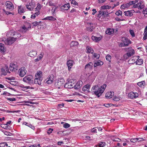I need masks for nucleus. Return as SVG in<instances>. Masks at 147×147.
<instances>
[{
  "instance_id": "nucleus-1",
  "label": "nucleus",
  "mask_w": 147,
  "mask_h": 147,
  "mask_svg": "<svg viewBox=\"0 0 147 147\" xmlns=\"http://www.w3.org/2000/svg\"><path fill=\"white\" fill-rule=\"evenodd\" d=\"M107 85L104 84L100 86L97 85L93 86L91 90L92 93L98 97H99L103 93Z\"/></svg>"
},
{
  "instance_id": "nucleus-2",
  "label": "nucleus",
  "mask_w": 147,
  "mask_h": 147,
  "mask_svg": "<svg viewBox=\"0 0 147 147\" xmlns=\"http://www.w3.org/2000/svg\"><path fill=\"white\" fill-rule=\"evenodd\" d=\"M6 35L9 37V38L5 39L4 42L5 44L10 45L13 43L16 40V37H12V36H15L16 34L13 33L12 31L8 32L6 33Z\"/></svg>"
},
{
  "instance_id": "nucleus-3",
  "label": "nucleus",
  "mask_w": 147,
  "mask_h": 147,
  "mask_svg": "<svg viewBox=\"0 0 147 147\" xmlns=\"http://www.w3.org/2000/svg\"><path fill=\"white\" fill-rule=\"evenodd\" d=\"M42 72L41 71H38L35 74V78L34 80V83L38 84L39 85L41 84V81L42 79Z\"/></svg>"
},
{
  "instance_id": "nucleus-4",
  "label": "nucleus",
  "mask_w": 147,
  "mask_h": 147,
  "mask_svg": "<svg viewBox=\"0 0 147 147\" xmlns=\"http://www.w3.org/2000/svg\"><path fill=\"white\" fill-rule=\"evenodd\" d=\"M34 77L31 75H29L25 76L23 79V81L28 84L32 85L34 84Z\"/></svg>"
},
{
  "instance_id": "nucleus-5",
  "label": "nucleus",
  "mask_w": 147,
  "mask_h": 147,
  "mask_svg": "<svg viewBox=\"0 0 147 147\" xmlns=\"http://www.w3.org/2000/svg\"><path fill=\"white\" fill-rule=\"evenodd\" d=\"M27 72L26 68L24 67H22L19 69L18 74L20 76L23 77L26 74Z\"/></svg>"
},
{
  "instance_id": "nucleus-6",
  "label": "nucleus",
  "mask_w": 147,
  "mask_h": 147,
  "mask_svg": "<svg viewBox=\"0 0 147 147\" xmlns=\"http://www.w3.org/2000/svg\"><path fill=\"white\" fill-rule=\"evenodd\" d=\"M65 82L63 78L59 79L57 82L55 83V85L58 88H60L61 86L63 85Z\"/></svg>"
},
{
  "instance_id": "nucleus-7",
  "label": "nucleus",
  "mask_w": 147,
  "mask_h": 147,
  "mask_svg": "<svg viewBox=\"0 0 147 147\" xmlns=\"http://www.w3.org/2000/svg\"><path fill=\"white\" fill-rule=\"evenodd\" d=\"M126 49V50L127 51V53L125 55H125H127L128 57H131L135 53L134 50L132 49L131 48H129Z\"/></svg>"
},
{
  "instance_id": "nucleus-8",
  "label": "nucleus",
  "mask_w": 147,
  "mask_h": 147,
  "mask_svg": "<svg viewBox=\"0 0 147 147\" xmlns=\"http://www.w3.org/2000/svg\"><path fill=\"white\" fill-rule=\"evenodd\" d=\"M18 67L16 63H11L9 67L10 70L11 71H16L18 69Z\"/></svg>"
},
{
  "instance_id": "nucleus-9",
  "label": "nucleus",
  "mask_w": 147,
  "mask_h": 147,
  "mask_svg": "<svg viewBox=\"0 0 147 147\" xmlns=\"http://www.w3.org/2000/svg\"><path fill=\"white\" fill-rule=\"evenodd\" d=\"M5 4L6 9H8L12 10L14 9L12 3L10 1H6Z\"/></svg>"
},
{
  "instance_id": "nucleus-10",
  "label": "nucleus",
  "mask_w": 147,
  "mask_h": 147,
  "mask_svg": "<svg viewBox=\"0 0 147 147\" xmlns=\"http://www.w3.org/2000/svg\"><path fill=\"white\" fill-rule=\"evenodd\" d=\"M65 88H71L74 87V84L71 81H69L66 83L64 85Z\"/></svg>"
},
{
  "instance_id": "nucleus-11",
  "label": "nucleus",
  "mask_w": 147,
  "mask_h": 147,
  "mask_svg": "<svg viewBox=\"0 0 147 147\" xmlns=\"http://www.w3.org/2000/svg\"><path fill=\"white\" fill-rule=\"evenodd\" d=\"M35 5L34 3L31 2L27 3L26 5L27 8L30 11H32L33 10L35 7Z\"/></svg>"
},
{
  "instance_id": "nucleus-12",
  "label": "nucleus",
  "mask_w": 147,
  "mask_h": 147,
  "mask_svg": "<svg viewBox=\"0 0 147 147\" xmlns=\"http://www.w3.org/2000/svg\"><path fill=\"white\" fill-rule=\"evenodd\" d=\"M53 80V75L49 76L45 80V82L48 84H51Z\"/></svg>"
},
{
  "instance_id": "nucleus-13",
  "label": "nucleus",
  "mask_w": 147,
  "mask_h": 147,
  "mask_svg": "<svg viewBox=\"0 0 147 147\" xmlns=\"http://www.w3.org/2000/svg\"><path fill=\"white\" fill-rule=\"evenodd\" d=\"M138 94L137 92H131L128 94V96L131 98H136L138 97Z\"/></svg>"
},
{
  "instance_id": "nucleus-14",
  "label": "nucleus",
  "mask_w": 147,
  "mask_h": 147,
  "mask_svg": "<svg viewBox=\"0 0 147 147\" xmlns=\"http://www.w3.org/2000/svg\"><path fill=\"white\" fill-rule=\"evenodd\" d=\"M121 41L125 44V46H128L131 42V41H130V40L128 38L125 37L122 38Z\"/></svg>"
},
{
  "instance_id": "nucleus-15",
  "label": "nucleus",
  "mask_w": 147,
  "mask_h": 147,
  "mask_svg": "<svg viewBox=\"0 0 147 147\" xmlns=\"http://www.w3.org/2000/svg\"><path fill=\"white\" fill-rule=\"evenodd\" d=\"M1 71L2 73V74L4 75H6L7 73H10L9 71L8 67L6 66L1 69Z\"/></svg>"
},
{
  "instance_id": "nucleus-16",
  "label": "nucleus",
  "mask_w": 147,
  "mask_h": 147,
  "mask_svg": "<svg viewBox=\"0 0 147 147\" xmlns=\"http://www.w3.org/2000/svg\"><path fill=\"white\" fill-rule=\"evenodd\" d=\"M91 85L89 84H88L84 86L82 88V90L83 91H87L88 92H90L89 90L90 88Z\"/></svg>"
},
{
  "instance_id": "nucleus-17",
  "label": "nucleus",
  "mask_w": 147,
  "mask_h": 147,
  "mask_svg": "<svg viewBox=\"0 0 147 147\" xmlns=\"http://www.w3.org/2000/svg\"><path fill=\"white\" fill-rule=\"evenodd\" d=\"M136 6L138 9H142L144 7V5L143 1H140L139 3L136 4Z\"/></svg>"
},
{
  "instance_id": "nucleus-18",
  "label": "nucleus",
  "mask_w": 147,
  "mask_h": 147,
  "mask_svg": "<svg viewBox=\"0 0 147 147\" xmlns=\"http://www.w3.org/2000/svg\"><path fill=\"white\" fill-rule=\"evenodd\" d=\"M83 84V82L82 81H78L76 84H74V88L75 89H78Z\"/></svg>"
},
{
  "instance_id": "nucleus-19",
  "label": "nucleus",
  "mask_w": 147,
  "mask_h": 147,
  "mask_svg": "<svg viewBox=\"0 0 147 147\" xmlns=\"http://www.w3.org/2000/svg\"><path fill=\"white\" fill-rule=\"evenodd\" d=\"M70 7V4L68 3L65 4L61 7V9L62 10H67Z\"/></svg>"
},
{
  "instance_id": "nucleus-20",
  "label": "nucleus",
  "mask_w": 147,
  "mask_h": 147,
  "mask_svg": "<svg viewBox=\"0 0 147 147\" xmlns=\"http://www.w3.org/2000/svg\"><path fill=\"white\" fill-rule=\"evenodd\" d=\"M67 64L68 67V70L69 71L73 65L74 61L71 60H69L67 61Z\"/></svg>"
},
{
  "instance_id": "nucleus-21",
  "label": "nucleus",
  "mask_w": 147,
  "mask_h": 147,
  "mask_svg": "<svg viewBox=\"0 0 147 147\" xmlns=\"http://www.w3.org/2000/svg\"><path fill=\"white\" fill-rule=\"evenodd\" d=\"M6 51V48L4 46V45L0 43V51L3 53H4Z\"/></svg>"
},
{
  "instance_id": "nucleus-22",
  "label": "nucleus",
  "mask_w": 147,
  "mask_h": 147,
  "mask_svg": "<svg viewBox=\"0 0 147 147\" xmlns=\"http://www.w3.org/2000/svg\"><path fill=\"white\" fill-rule=\"evenodd\" d=\"M102 36H100L98 37L95 36H92V39L94 41L96 42H98L102 39Z\"/></svg>"
},
{
  "instance_id": "nucleus-23",
  "label": "nucleus",
  "mask_w": 147,
  "mask_h": 147,
  "mask_svg": "<svg viewBox=\"0 0 147 147\" xmlns=\"http://www.w3.org/2000/svg\"><path fill=\"white\" fill-rule=\"evenodd\" d=\"M93 64L92 62H90L86 64L85 67V69L86 70L90 69L93 67Z\"/></svg>"
},
{
  "instance_id": "nucleus-24",
  "label": "nucleus",
  "mask_w": 147,
  "mask_h": 147,
  "mask_svg": "<svg viewBox=\"0 0 147 147\" xmlns=\"http://www.w3.org/2000/svg\"><path fill=\"white\" fill-rule=\"evenodd\" d=\"M114 29L113 28H108L106 31V34L108 35H111L114 33Z\"/></svg>"
},
{
  "instance_id": "nucleus-25",
  "label": "nucleus",
  "mask_w": 147,
  "mask_h": 147,
  "mask_svg": "<svg viewBox=\"0 0 147 147\" xmlns=\"http://www.w3.org/2000/svg\"><path fill=\"white\" fill-rule=\"evenodd\" d=\"M28 55L30 57H34L36 56L37 52L36 51H32L28 54Z\"/></svg>"
},
{
  "instance_id": "nucleus-26",
  "label": "nucleus",
  "mask_w": 147,
  "mask_h": 147,
  "mask_svg": "<svg viewBox=\"0 0 147 147\" xmlns=\"http://www.w3.org/2000/svg\"><path fill=\"white\" fill-rule=\"evenodd\" d=\"M138 56H134L129 60V61L130 62V63L133 64L136 63L137 59H138Z\"/></svg>"
},
{
  "instance_id": "nucleus-27",
  "label": "nucleus",
  "mask_w": 147,
  "mask_h": 147,
  "mask_svg": "<svg viewBox=\"0 0 147 147\" xmlns=\"http://www.w3.org/2000/svg\"><path fill=\"white\" fill-rule=\"evenodd\" d=\"M40 14V11H35V12L33 13L31 16V18L32 19H34L36 18V16H38Z\"/></svg>"
},
{
  "instance_id": "nucleus-28",
  "label": "nucleus",
  "mask_w": 147,
  "mask_h": 147,
  "mask_svg": "<svg viewBox=\"0 0 147 147\" xmlns=\"http://www.w3.org/2000/svg\"><path fill=\"white\" fill-rule=\"evenodd\" d=\"M95 78V76L94 74V73L93 72L88 77L89 79L90 80V81L91 82H92L94 80Z\"/></svg>"
},
{
  "instance_id": "nucleus-29",
  "label": "nucleus",
  "mask_w": 147,
  "mask_h": 147,
  "mask_svg": "<svg viewBox=\"0 0 147 147\" xmlns=\"http://www.w3.org/2000/svg\"><path fill=\"white\" fill-rule=\"evenodd\" d=\"M114 95L113 92H111L107 93L105 95V97L107 98H111Z\"/></svg>"
},
{
  "instance_id": "nucleus-30",
  "label": "nucleus",
  "mask_w": 147,
  "mask_h": 147,
  "mask_svg": "<svg viewBox=\"0 0 147 147\" xmlns=\"http://www.w3.org/2000/svg\"><path fill=\"white\" fill-rule=\"evenodd\" d=\"M139 57L138 56V59H137L136 61V64L137 65H140L143 63V60L142 59H139Z\"/></svg>"
},
{
  "instance_id": "nucleus-31",
  "label": "nucleus",
  "mask_w": 147,
  "mask_h": 147,
  "mask_svg": "<svg viewBox=\"0 0 147 147\" xmlns=\"http://www.w3.org/2000/svg\"><path fill=\"white\" fill-rule=\"evenodd\" d=\"M133 11L132 10H129L124 12L125 15L126 16H131L133 15Z\"/></svg>"
},
{
  "instance_id": "nucleus-32",
  "label": "nucleus",
  "mask_w": 147,
  "mask_h": 147,
  "mask_svg": "<svg viewBox=\"0 0 147 147\" xmlns=\"http://www.w3.org/2000/svg\"><path fill=\"white\" fill-rule=\"evenodd\" d=\"M44 20H48L50 21H54L56 20V19L52 16H47L43 19Z\"/></svg>"
},
{
  "instance_id": "nucleus-33",
  "label": "nucleus",
  "mask_w": 147,
  "mask_h": 147,
  "mask_svg": "<svg viewBox=\"0 0 147 147\" xmlns=\"http://www.w3.org/2000/svg\"><path fill=\"white\" fill-rule=\"evenodd\" d=\"M106 143L103 142H100L94 147H104L106 145Z\"/></svg>"
},
{
  "instance_id": "nucleus-34",
  "label": "nucleus",
  "mask_w": 147,
  "mask_h": 147,
  "mask_svg": "<svg viewBox=\"0 0 147 147\" xmlns=\"http://www.w3.org/2000/svg\"><path fill=\"white\" fill-rule=\"evenodd\" d=\"M43 56V52H41L40 54L39 55V57L34 60L36 62L38 61L42 58Z\"/></svg>"
},
{
  "instance_id": "nucleus-35",
  "label": "nucleus",
  "mask_w": 147,
  "mask_h": 147,
  "mask_svg": "<svg viewBox=\"0 0 147 147\" xmlns=\"http://www.w3.org/2000/svg\"><path fill=\"white\" fill-rule=\"evenodd\" d=\"M103 64V63L101 61H97L94 63V67H95L97 66L102 65Z\"/></svg>"
},
{
  "instance_id": "nucleus-36",
  "label": "nucleus",
  "mask_w": 147,
  "mask_h": 147,
  "mask_svg": "<svg viewBox=\"0 0 147 147\" xmlns=\"http://www.w3.org/2000/svg\"><path fill=\"white\" fill-rule=\"evenodd\" d=\"M145 84V83L144 81H142L137 83V85L140 87L143 88Z\"/></svg>"
},
{
  "instance_id": "nucleus-37",
  "label": "nucleus",
  "mask_w": 147,
  "mask_h": 147,
  "mask_svg": "<svg viewBox=\"0 0 147 147\" xmlns=\"http://www.w3.org/2000/svg\"><path fill=\"white\" fill-rule=\"evenodd\" d=\"M37 6L36 7V8H35V11H40V10L41 9L42 6L39 3H38L37 4Z\"/></svg>"
},
{
  "instance_id": "nucleus-38",
  "label": "nucleus",
  "mask_w": 147,
  "mask_h": 147,
  "mask_svg": "<svg viewBox=\"0 0 147 147\" xmlns=\"http://www.w3.org/2000/svg\"><path fill=\"white\" fill-rule=\"evenodd\" d=\"M86 49L87 50V52L88 53H92L94 52V51L93 49L91 47L89 46L87 47Z\"/></svg>"
},
{
  "instance_id": "nucleus-39",
  "label": "nucleus",
  "mask_w": 147,
  "mask_h": 147,
  "mask_svg": "<svg viewBox=\"0 0 147 147\" xmlns=\"http://www.w3.org/2000/svg\"><path fill=\"white\" fill-rule=\"evenodd\" d=\"M78 44V43L76 41H72L71 42L70 45L71 47H73L77 46Z\"/></svg>"
},
{
  "instance_id": "nucleus-40",
  "label": "nucleus",
  "mask_w": 147,
  "mask_h": 147,
  "mask_svg": "<svg viewBox=\"0 0 147 147\" xmlns=\"http://www.w3.org/2000/svg\"><path fill=\"white\" fill-rule=\"evenodd\" d=\"M111 7L108 5H105L101 7V8L102 9H109L111 8Z\"/></svg>"
},
{
  "instance_id": "nucleus-41",
  "label": "nucleus",
  "mask_w": 147,
  "mask_h": 147,
  "mask_svg": "<svg viewBox=\"0 0 147 147\" xmlns=\"http://www.w3.org/2000/svg\"><path fill=\"white\" fill-rule=\"evenodd\" d=\"M147 39V30L144 29V36L143 37V39L145 40Z\"/></svg>"
},
{
  "instance_id": "nucleus-42",
  "label": "nucleus",
  "mask_w": 147,
  "mask_h": 147,
  "mask_svg": "<svg viewBox=\"0 0 147 147\" xmlns=\"http://www.w3.org/2000/svg\"><path fill=\"white\" fill-rule=\"evenodd\" d=\"M24 12V9L20 7H19V8L18 10V12L20 14L21 13H23Z\"/></svg>"
},
{
  "instance_id": "nucleus-43",
  "label": "nucleus",
  "mask_w": 147,
  "mask_h": 147,
  "mask_svg": "<svg viewBox=\"0 0 147 147\" xmlns=\"http://www.w3.org/2000/svg\"><path fill=\"white\" fill-rule=\"evenodd\" d=\"M115 14L117 16H122V13L121 11L120 10H119L117 11L116 13H115Z\"/></svg>"
},
{
  "instance_id": "nucleus-44",
  "label": "nucleus",
  "mask_w": 147,
  "mask_h": 147,
  "mask_svg": "<svg viewBox=\"0 0 147 147\" xmlns=\"http://www.w3.org/2000/svg\"><path fill=\"white\" fill-rule=\"evenodd\" d=\"M94 28V27L93 26H92L91 27H87L86 29L88 31L92 32L93 31Z\"/></svg>"
},
{
  "instance_id": "nucleus-45",
  "label": "nucleus",
  "mask_w": 147,
  "mask_h": 147,
  "mask_svg": "<svg viewBox=\"0 0 147 147\" xmlns=\"http://www.w3.org/2000/svg\"><path fill=\"white\" fill-rule=\"evenodd\" d=\"M113 99L114 100L116 101H119L120 100V97H119L118 96H115L113 98Z\"/></svg>"
},
{
  "instance_id": "nucleus-46",
  "label": "nucleus",
  "mask_w": 147,
  "mask_h": 147,
  "mask_svg": "<svg viewBox=\"0 0 147 147\" xmlns=\"http://www.w3.org/2000/svg\"><path fill=\"white\" fill-rule=\"evenodd\" d=\"M70 125L69 124L65 123L63 125V127L65 128H68L70 127Z\"/></svg>"
},
{
  "instance_id": "nucleus-47",
  "label": "nucleus",
  "mask_w": 147,
  "mask_h": 147,
  "mask_svg": "<svg viewBox=\"0 0 147 147\" xmlns=\"http://www.w3.org/2000/svg\"><path fill=\"white\" fill-rule=\"evenodd\" d=\"M111 58V56L109 55H107L106 57V58L107 60L109 61H110Z\"/></svg>"
},
{
  "instance_id": "nucleus-48",
  "label": "nucleus",
  "mask_w": 147,
  "mask_h": 147,
  "mask_svg": "<svg viewBox=\"0 0 147 147\" xmlns=\"http://www.w3.org/2000/svg\"><path fill=\"white\" fill-rule=\"evenodd\" d=\"M94 57L97 59H99L100 57V55L97 53H94L93 54Z\"/></svg>"
},
{
  "instance_id": "nucleus-49",
  "label": "nucleus",
  "mask_w": 147,
  "mask_h": 147,
  "mask_svg": "<svg viewBox=\"0 0 147 147\" xmlns=\"http://www.w3.org/2000/svg\"><path fill=\"white\" fill-rule=\"evenodd\" d=\"M129 31L130 34L133 37L135 36V35L134 31L133 30H129Z\"/></svg>"
},
{
  "instance_id": "nucleus-50",
  "label": "nucleus",
  "mask_w": 147,
  "mask_h": 147,
  "mask_svg": "<svg viewBox=\"0 0 147 147\" xmlns=\"http://www.w3.org/2000/svg\"><path fill=\"white\" fill-rule=\"evenodd\" d=\"M102 13V11H99V13L97 15L100 18L101 16L103 15V14Z\"/></svg>"
},
{
  "instance_id": "nucleus-51",
  "label": "nucleus",
  "mask_w": 147,
  "mask_h": 147,
  "mask_svg": "<svg viewBox=\"0 0 147 147\" xmlns=\"http://www.w3.org/2000/svg\"><path fill=\"white\" fill-rule=\"evenodd\" d=\"M143 13L144 14L145 16H147V9H146L143 11Z\"/></svg>"
},
{
  "instance_id": "nucleus-52",
  "label": "nucleus",
  "mask_w": 147,
  "mask_h": 147,
  "mask_svg": "<svg viewBox=\"0 0 147 147\" xmlns=\"http://www.w3.org/2000/svg\"><path fill=\"white\" fill-rule=\"evenodd\" d=\"M53 131V129H51V128H50L47 131V133L48 134H49L52 133V131Z\"/></svg>"
},
{
  "instance_id": "nucleus-53",
  "label": "nucleus",
  "mask_w": 147,
  "mask_h": 147,
  "mask_svg": "<svg viewBox=\"0 0 147 147\" xmlns=\"http://www.w3.org/2000/svg\"><path fill=\"white\" fill-rule=\"evenodd\" d=\"M4 134L5 135H6L7 136H11V133L5 131L4 132Z\"/></svg>"
},
{
  "instance_id": "nucleus-54",
  "label": "nucleus",
  "mask_w": 147,
  "mask_h": 147,
  "mask_svg": "<svg viewBox=\"0 0 147 147\" xmlns=\"http://www.w3.org/2000/svg\"><path fill=\"white\" fill-rule=\"evenodd\" d=\"M97 129L96 127H95L94 128H93V129H92L91 130V131L93 132L94 133H97Z\"/></svg>"
},
{
  "instance_id": "nucleus-55",
  "label": "nucleus",
  "mask_w": 147,
  "mask_h": 147,
  "mask_svg": "<svg viewBox=\"0 0 147 147\" xmlns=\"http://www.w3.org/2000/svg\"><path fill=\"white\" fill-rule=\"evenodd\" d=\"M130 141L132 142H135L137 141L136 138H132L130 140Z\"/></svg>"
},
{
  "instance_id": "nucleus-56",
  "label": "nucleus",
  "mask_w": 147,
  "mask_h": 147,
  "mask_svg": "<svg viewBox=\"0 0 147 147\" xmlns=\"http://www.w3.org/2000/svg\"><path fill=\"white\" fill-rule=\"evenodd\" d=\"M111 139L114 141H117V142H119V141H120V139L118 138H114V140H113L112 138H111Z\"/></svg>"
},
{
  "instance_id": "nucleus-57",
  "label": "nucleus",
  "mask_w": 147,
  "mask_h": 147,
  "mask_svg": "<svg viewBox=\"0 0 147 147\" xmlns=\"http://www.w3.org/2000/svg\"><path fill=\"white\" fill-rule=\"evenodd\" d=\"M71 3L75 5H77L78 3L74 0H72L71 2Z\"/></svg>"
},
{
  "instance_id": "nucleus-58",
  "label": "nucleus",
  "mask_w": 147,
  "mask_h": 147,
  "mask_svg": "<svg viewBox=\"0 0 147 147\" xmlns=\"http://www.w3.org/2000/svg\"><path fill=\"white\" fill-rule=\"evenodd\" d=\"M48 5L50 6H53L54 5V3H52L51 1H50L48 3Z\"/></svg>"
},
{
  "instance_id": "nucleus-59",
  "label": "nucleus",
  "mask_w": 147,
  "mask_h": 147,
  "mask_svg": "<svg viewBox=\"0 0 147 147\" xmlns=\"http://www.w3.org/2000/svg\"><path fill=\"white\" fill-rule=\"evenodd\" d=\"M136 140H137V141H138V142L144 141V139L141 138H136Z\"/></svg>"
},
{
  "instance_id": "nucleus-60",
  "label": "nucleus",
  "mask_w": 147,
  "mask_h": 147,
  "mask_svg": "<svg viewBox=\"0 0 147 147\" xmlns=\"http://www.w3.org/2000/svg\"><path fill=\"white\" fill-rule=\"evenodd\" d=\"M102 11V13L103 14V15L104 16H105V15H108V13L107 12V11Z\"/></svg>"
},
{
  "instance_id": "nucleus-61",
  "label": "nucleus",
  "mask_w": 147,
  "mask_h": 147,
  "mask_svg": "<svg viewBox=\"0 0 147 147\" xmlns=\"http://www.w3.org/2000/svg\"><path fill=\"white\" fill-rule=\"evenodd\" d=\"M32 24L34 26H36L37 25H38V23L37 22H35L32 23Z\"/></svg>"
},
{
  "instance_id": "nucleus-62",
  "label": "nucleus",
  "mask_w": 147,
  "mask_h": 147,
  "mask_svg": "<svg viewBox=\"0 0 147 147\" xmlns=\"http://www.w3.org/2000/svg\"><path fill=\"white\" fill-rule=\"evenodd\" d=\"M56 8H55L54 9H53V7L52 9H51V11L52 12V15H54V12H55V10H56Z\"/></svg>"
},
{
  "instance_id": "nucleus-63",
  "label": "nucleus",
  "mask_w": 147,
  "mask_h": 147,
  "mask_svg": "<svg viewBox=\"0 0 147 147\" xmlns=\"http://www.w3.org/2000/svg\"><path fill=\"white\" fill-rule=\"evenodd\" d=\"M92 11H93V12L92 13V14L93 15H94L96 12V9H92Z\"/></svg>"
},
{
  "instance_id": "nucleus-64",
  "label": "nucleus",
  "mask_w": 147,
  "mask_h": 147,
  "mask_svg": "<svg viewBox=\"0 0 147 147\" xmlns=\"http://www.w3.org/2000/svg\"><path fill=\"white\" fill-rule=\"evenodd\" d=\"M28 127H30V128H31L33 129H34V127L32 126L31 124H29V125L28 126Z\"/></svg>"
}]
</instances>
